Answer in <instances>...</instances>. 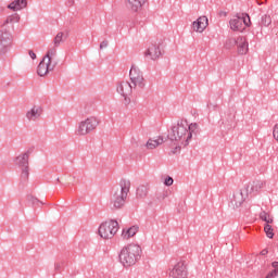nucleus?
Wrapping results in <instances>:
<instances>
[{
	"label": "nucleus",
	"instance_id": "nucleus-1",
	"mask_svg": "<svg viewBox=\"0 0 278 278\" xmlns=\"http://www.w3.org/2000/svg\"><path fill=\"white\" fill-rule=\"evenodd\" d=\"M199 129V124H188L186 119H179L173 127L169 134L170 140L177 142L180 147H188L192 140V134Z\"/></svg>",
	"mask_w": 278,
	"mask_h": 278
},
{
	"label": "nucleus",
	"instance_id": "nucleus-2",
	"mask_svg": "<svg viewBox=\"0 0 278 278\" xmlns=\"http://www.w3.org/2000/svg\"><path fill=\"white\" fill-rule=\"evenodd\" d=\"M142 255V248L138 243H128L124 245L119 252V262L124 268H131L140 262Z\"/></svg>",
	"mask_w": 278,
	"mask_h": 278
},
{
	"label": "nucleus",
	"instance_id": "nucleus-3",
	"mask_svg": "<svg viewBox=\"0 0 278 278\" xmlns=\"http://www.w3.org/2000/svg\"><path fill=\"white\" fill-rule=\"evenodd\" d=\"M129 190H131V180L121 179L118 187L111 193L110 198L111 205H113L114 210H121L125 205Z\"/></svg>",
	"mask_w": 278,
	"mask_h": 278
},
{
	"label": "nucleus",
	"instance_id": "nucleus-4",
	"mask_svg": "<svg viewBox=\"0 0 278 278\" xmlns=\"http://www.w3.org/2000/svg\"><path fill=\"white\" fill-rule=\"evenodd\" d=\"M58 55V50L55 48H50L46 55L43 56L42 61L39 63L37 73L39 77H45L46 75H49L53 68H55V64L53 63V60H55V56Z\"/></svg>",
	"mask_w": 278,
	"mask_h": 278
},
{
	"label": "nucleus",
	"instance_id": "nucleus-5",
	"mask_svg": "<svg viewBox=\"0 0 278 278\" xmlns=\"http://www.w3.org/2000/svg\"><path fill=\"white\" fill-rule=\"evenodd\" d=\"M99 117L91 115L80 121L76 128V136L84 137L92 134L99 127Z\"/></svg>",
	"mask_w": 278,
	"mask_h": 278
},
{
	"label": "nucleus",
	"instance_id": "nucleus-6",
	"mask_svg": "<svg viewBox=\"0 0 278 278\" xmlns=\"http://www.w3.org/2000/svg\"><path fill=\"white\" fill-rule=\"evenodd\" d=\"M118 231V222L109 219L103 222L98 229V233L102 240H112Z\"/></svg>",
	"mask_w": 278,
	"mask_h": 278
},
{
	"label": "nucleus",
	"instance_id": "nucleus-7",
	"mask_svg": "<svg viewBox=\"0 0 278 278\" xmlns=\"http://www.w3.org/2000/svg\"><path fill=\"white\" fill-rule=\"evenodd\" d=\"M229 25L232 31H244L247 27H251V16L247 13L233 16L230 20Z\"/></svg>",
	"mask_w": 278,
	"mask_h": 278
},
{
	"label": "nucleus",
	"instance_id": "nucleus-8",
	"mask_svg": "<svg viewBox=\"0 0 278 278\" xmlns=\"http://www.w3.org/2000/svg\"><path fill=\"white\" fill-rule=\"evenodd\" d=\"M14 45V36L8 29L0 30V55H5Z\"/></svg>",
	"mask_w": 278,
	"mask_h": 278
},
{
	"label": "nucleus",
	"instance_id": "nucleus-9",
	"mask_svg": "<svg viewBox=\"0 0 278 278\" xmlns=\"http://www.w3.org/2000/svg\"><path fill=\"white\" fill-rule=\"evenodd\" d=\"M169 278H188V263L185 260L177 261L169 269Z\"/></svg>",
	"mask_w": 278,
	"mask_h": 278
},
{
	"label": "nucleus",
	"instance_id": "nucleus-10",
	"mask_svg": "<svg viewBox=\"0 0 278 278\" xmlns=\"http://www.w3.org/2000/svg\"><path fill=\"white\" fill-rule=\"evenodd\" d=\"M116 92L121 94L124 99V105H129L131 103V94H134V87L129 81H122L117 84Z\"/></svg>",
	"mask_w": 278,
	"mask_h": 278
},
{
	"label": "nucleus",
	"instance_id": "nucleus-11",
	"mask_svg": "<svg viewBox=\"0 0 278 278\" xmlns=\"http://www.w3.org/2000/svg\"><path fill=\"white\" fill-rule=\"evenodd\" d=\"M15 164L22 170V177L27 179L29 177V152H23L15 159Z\"/></svg>",
	"mask_w": 278,
	"mask_h": 278
},
{
	"label": "nucleus",
	"instance_id": "nucleus-12",
	"mask_svg": "<svg viewBox=\"0 0 278 278\" xmlns=\"http://www.w3.org/2000/svg\"><path fill=\"white\" fill-rule=\"evenodd\" d=\"M129 77L135 87L144 88V76L140 71V67L132 65L129 72Z\"/></svg>",
	"mask_w": 278,
	"mask_h": 278
},
{
	"label": "nucleus",
	"instance_id": "nucleus-13",
	"mask_svg": "<svg viewBox=\"0 0 278 278\" xmlns=\"http://www.w3.org/2000/svg\"><path fill=\"white\" fill-rule=\"evenodd\" d=\"M247 199H249V193H247L244 188H242L240 191L233 193L230 201V207L232 210H240V207L244 205V201H247Z\"/></svg>",
	"mask_w": 278,
	"mask_h": 278
},
{
	"label": "nucleus",
	"instance_id": "nucleus-14",
	"mask_svg": "<svg viewBox=\"0 0 278 278\" xmlns=\"http://www.w3.org/2000/svg\"><path fill=\"white\" fill-rule=\"evenodd\" d=\"M207 25H210V20L205 15L199 16L191 24V29L195 31V34H203L205 29H207Z\"/></svg>",
	"mask_w": 278,
	"mask_h": 278
},
{
	"label": "nucleus",
	"instance_id": "nucleus-15",
	"mask_svg": "<svg viewBox=\"0 0 278 278\" xmlns=\"http://www.w3.org/2000/svg\"><path fill=\"white\" fill-rule=\"evenodd\" d=\"M147 1L148 0H125V5L132 14H139V12H142L144 5H147Z\"/></svg>",
	"mask_w": 278,
	"mask_h": 278
},
{
	"label": "nucleus",
	"instance_id": "nucleus-16",
	"mask_svg": "<svg viewBox=\"0 0 278 278\" xmlns=\"http://www.w3.org/2000/svg\"><path fill=\"white\" fill-rule=\"evenodd\" d=\"M146 58L150 60H159L160 55H162V50L159 43H152L144 52Z\"/></svg>",
	"mask_w": 278,
	"mask_h": 278
},
{
	"label": "nucleus",
	"instance_id": "nucleus-17",
	"mask_svg": "<svg viewBox=\"0 0 278 278\" xmlns=\"http://www.w3.org/2000/svg\"><path fill=\"white\" fill-rule=\"evenodd\" d=\"M42 106L39 104H35L26 112V118L28 121H38V118L42 116Z\"/></svg>",
	"mask_w": 278,
	"mask_h": 278
},
{
	"label": "nucleus",
	"instance_id": "nucleus-18",
	"mask_svg": "<svg viewBox=\"0 0 278 278\" xmlns=\"http://www.w3.org/2000/svg\"><path fill=\"white\" fill-rule=\"evenodd\" d=\"M164 142H166V137L162 135L150 138L146 143V149L153 151V149H157V147H161Z\"/></svg>",
	"mask_w": 278,
	"mask_h": 278
},
{
	"label": "nucleus",
	"instance_id": "nucleus-19",
	"mask_svg": "<svg viewBox=\"0 0 278 278\" xmlns=\"http://www.w3.org/2000/svg\"><path fill=\"white\" fill-rule=\"evenodd\" d=\"M264 188V181L256 180L254 182H250L243 187V192H247V194H253V192H260Z\"/></svg>",
	"mask_w": 278,
	"mask_h": 278
},
{
	"label": "nucleus",
	"instance_id": "nucleus-20",
	"mask_svg": "<svg viewBox=\"0 0 278 278\" xmlns=\"http://www.w3.org/2000/svg\"><path fill=\"white\" fill-rule=\"evenodd\" d=\"M237 51L239 55H247V53H249V42H247V38H237Z\"/></svg>",
	"mask_w": 278,
	"mask_h": 278
},
{
	"label": "nucleus",
	"instance_id": "nucleus-21",
	"mask_svg": "<svg viewBox=\"0 0 278 278\" xmlns=\"http://www.w3.org/2000/svg\"><path fill=\"white\" fill-rule=\"evenodd\" d=\"M25 8H27V0H14L8 5V9L13 12H20V10H25Z\"/></svg>",
	"mask_w": 278,
	"mask_h": 278
},
{
	"label": "nucleus",
	"instance_id": "nucleus-22",
	"mask_svg": "<svg viewBox=\"0 0 278 278\" xmlns=\"http://www.w3.org/2000/svg\"><path fill=\"white\" fill-rule=\"evenodd\" d=\"M138 233V226H132L130 228H125L122 231V238L123 240H129L130 238H134Z\"/></svg>",
	"mask_w": 278,
	"mask_h": 278
},
{
	"label": "nucleus",
	"instance_id": "nucleus-23",
	"mask_svg": "<svg viewBox=\"0 0 278 278\" xmlns=\"http://www.w3.org/2000/svg\"><path fill=\"white\" fill-rule=\"evenodd\" d=\"M149 194V187L147 185H141L137 188V197L144 199Z\"/></svg>",
	"mask_w": 278,
	"mask_h": 278
},
{
	"label": "nucleus",
	"instance_id": "nucleus-24",
	"mask_svg": "<svg viewBox=\"0 0 278 278\" xmlns=\"http://www.w3.org/2000/svg\"><path fill=\"white\" fill-rule=\"evenodd\" d=\"M64 40H66V36L64 35V33L62 31L58 33L53 39L54 47H60V45H62Z\"/></svg>",
	"mask_w": 278,
	"mask_h": 278
},
{
	"label": "nucleus",
	"instance_id": "nucleus-25",
	"mask_svg": "<svg viewBox=\"0 0 278 278\" xmlns=\"http://www.w3.org/2000/svg\"><path fill=\"white\" fill-rule=\"evenodd\" d=\"M273 24V17L270 15H263L261 18V27H270Z\"/></svg>",
	"mask_w": 278,
	"mask_h": 278
},
{
	"label": "nucleus",
	"instance_id": "nucleus-26",
	"mask_svg": "<svg viewBox=\"0 0 278 278\" xmlns=\"http://www.w3.org/2000/svg\"><path fill=\"white\" fill-rule=\"evenodd\" d=\"M237 45H238V39L230 38V39L226 40L224 47H225V49H233V47H236Z\"/></svg>",
	"mask_w": 278,
	"mask_h": 278
},
{
	"label": "nucleus",
	"instance_id": "nucleus-27",
	"mask_svg": "<svg viewBox=\"0 0 278 278\" xmlns=\"http://www.w3.org/2000/svg\"><path fill=\"white\" fill-rule=\"evenodd\" d=\"M260 217L262 218V220H264L265 223H267V225L273 224V217H270V215L266 212H262Z\"/></svg>",
	"mask_w": 278,
	"mask_h": 278
},
{
	"label": "nucleus",
	"instance_id": "nucleus-28",
	"mask_svg": "<svg viewBox=\"0 0 278 278\" xmlns=\"http://www.w3.org/2000/svg\"><path fill=\"white\" fill-rule=\"evenodd\" d=\"M264 231H265L267 238L273 239L275 237V232H273V226L271 225L267 224L264 228Z\"/></svg>",
	"mask_w": 278,
	"mask_h": 278
},
{
	"label": "nucleus",
	"instance_id": "nucleus-29",
	"mask_svg": "<svg viewBox=\"0 0 278 278\" xmlns=\"http://www.w3.org/2000/svg\"><path fill=\"white\" fill-rule=\"evenodd\" d=\"M164 184H165V186H173V184H174L173 177H170V176L166 177L164 180Z\"/></svg>",
	"mask_w": 278,
	"mask_h": 278
},
{
	"label": "nucleus",
	"instance_id": "nucleus-30",
	"mask_svg": "<svg viewBox=\"0 0 278 278\" xmlns=\"http://www.w3.org/2000/svg\"><path fill=\"white\" fill-rule=\"evenodd\" d=\"M275 277H278V270L269 271L265 278H275Z\"/></svg>",
	"mask_w": 278,
	"mask_h": 278
},
{
	"label": "nucleus",
	"instance_id": "nucleus-31",
	"mask_svg": "<svg viewBox=\"0 0 278 278\" xmlns=\"http://www.w3.org/2000/svg\"><path fill=\"white\" fill-rule=\"evenodd\" d=\"M28 55L31 60H36L37 55H36V52H34V50H29L28 51Z\"/></svg>",
	"mask_w": 278,
	"mask_h": 278
},
{
	"label": "nucleus",
	"instance_id": "nucleus-32",
	"mask_svg": "<svg viewBox=\"0 0 278 278\" xmlns=\"http://www.w3.org/2000/svg\"><path fill=\"white\" fill-rule=\"evenodd\" d=\"M108 41H102L101 43H100V49H108Z\"/></svg>",
	"mask_w": 278,
	"mask_h": 278
},
{
	"label": "nucleus",
	"instance_id": "nucleus-33",
	"mask_svg": "<svg viewBox=\"0 0 278 278\" xmlns=\"http://www.w3.org/2000/svg\"><path fill=\"white\" fill-rule=\"evenodd\" d=\"M261 255H268V250H263V251L261 252Z\"/></svg>",
	"mask_w": 278,
	"mask_h": 278
}]
</instances>
